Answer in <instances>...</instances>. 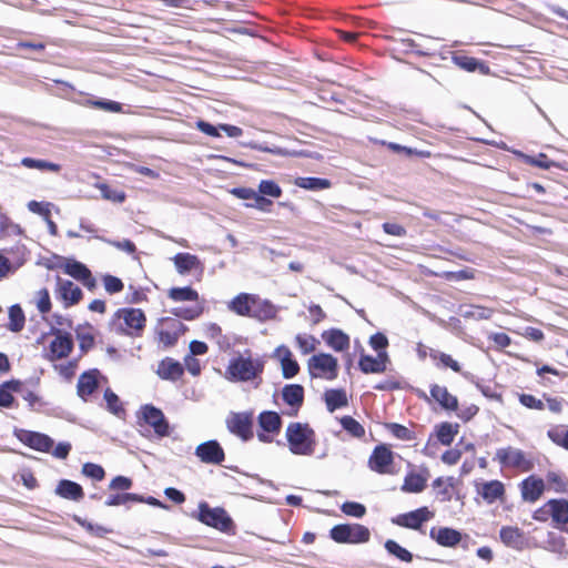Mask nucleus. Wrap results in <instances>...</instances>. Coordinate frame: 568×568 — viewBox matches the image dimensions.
<instances>
[{"mask_svg":"<svg viewBox=\"0 0 568 568\" xmlns=\"http://www.w3.org/2000/svg\"><path fill=\"white\" fill-rule=\"evenodd\" d=\"M323 341L335 352H343L349 347V337L342 329L331 328L322 333Z\"/></svg>","mask_w":568,"mask_h":568,"instance_id":"nucleus-22","label":"nucleus"},{"mask_svg":"<svg viewBox=\"0 0 568 568\" xmlns=\"http://www.w3.org/2000/svg\"><path fill=\"white\" fill-rule=\"evenodd\" d=\"M453 478H443L438 477L433 481V487L436 490V494L440 496L442 501L450 500V491L449 488L453 486L452 484Z\"/></svg>","mask_w":568,"mask_h":568,"instance_id":"nucleus-48","label":"nucleus"},{"mask_svg":"<svg viewBox=\"0 0 568 568\" xmlns=\"http://www.w3.org/2000/svg\"><path fill=\"white\" fill-rule=\"evenodd\" d=\"M100 372L98 369H91L82 373L79 376L77 384V394L83 400H87L99 387L98 377Z\"/></svg>","mask_w":568,"mask_h":568,"instance_id":"nucleus-17","label":"nucleus"},{"mask_svg":"<svg viewBox=\"0 0 568 568\" xmlns=\"http://www.w3.org/2000/svg\"><path fill=\"white\" fill-rule=\"evenodd\" d=\"M146 317L140 308H121L114 314L112 324L118 334L140 337L144 331Z\"/></svg>","mask_w":568,"mask_h":568,"instance_id":"nucleus-2","label":"nucleus"},{"mask_svg":"<svg viewBox=\"0 0 568 568\" xmlns=\"http://www.w3.org/2000/svg\"><path fill=\"white\" fill-rule=\"evenodd\" d=\"M195 456L204 464L220 465L225 459V454L215 439L201 443L195 448Z\"/></svg>","mask_w":568,"mask_h":568,"instance_id":"nucleus-13","label":"nucleus"},{"mask_svg":"<svg viewBox=\"0 0 568 568\" xmlns=\"http://www.w3.org/2000/svg\"><path fill=\"white\" fill-rule=\"evenodd\" d=\"M159 342L163 344L164 347H172L178 343L179 336L175 335L173 332H169L163 326L160 327V325L155 328Z\"/></svg>","mask_w":568,"mask_h":568,"instance_id":"nucleus-57","label":"nucleus"},{"mask_svg":"<svg viewBox=\"0 0 568 568\" xmlns=\"http://www.w3.org/2000/svg\"><path fill=\"white\" fill-rule=\"evenodd\" d=\"M547 436L554 444L568 450V429L564 426L551 427L548 429Z\"/></svg>","mask_w":568,"mask_h":568,"instance_id":"nucleus-43","label":"nucleus"},{"mask_svg":"<svg viewBox=\"0 0 568 568\" xmlns=\"http://www.w3.org/2000/svg\"><path fill=\"white\" fill-rule=\"evenodd\" d=\"M82 474L98 481L102 480L105 476L103 467L93 463L83 464Z\"/></svg>","mask_w":568,"mask_h":568,"instance_id":"nucleus-56","label":"nucleus"},{"mask_svg":"<svg viewBox=\"0 0 568 568\" xmlns=\"http://www.w3.org/2000/svg\"><path fill=\"white\" fill-rule=\"evenodd\" d=\"M141 416L145 424L151 426L159 437H165L170 435L169 422L160 408L151 404L143 405L141 407Z\"/></svg>","mask_w":568,"mask_h":568,"instance_id":"nucleus-8","label":"nucleus"},{"mask_svg":"<svg viewBox=\"0 0 568 568\" xmlns=\"http://www.w3.org/2000/svg\"><path fill=\"white\" fill-rule=\"evenodd\" d=\"M285 435L292 454L310 456L314 453L315 432L308 424L290 423Z\"/></svg>","mask_w":568,"mask_h":568,"instance_id":"nucleus-1","label":"nucleus"},{"mask_svg":"<svg viewBox=\"0 0 568 568\" xmlns=\"http://www.w3.org/2000/svg\"><path fill=\"white\" fill-rule=\"evenodd\" d=\"M296 344L303 354H308L315 351L317 339L312 335L298 334L295 337Z\"/></svg>","mask_w":568,"mask_h":568,"instance_id":"nucleus-54","label":"nucleus"},{"mask_svg":"<svg viewBox=\"0 0 568 568\" xmlns=\"http://www.w3.org/2000/svg\"><path fill=\"white\" fill-rule=\"evenodd\" d=\"M97 187L100 190L104 200H109L115 203H122L125 200L124 192L111 189L106 183H99L97 184Z\"/></svg>","mask_w":568,"mask_h":568,"instance_id":"nucleus-50","label":"nucleus"},{"mask_svg":"<svg viewBox=\"0 0 568 568\" xmlns=\"http://www.w3.org/2000/svg\"><path fill=\"white\" fill-rule=\"evenodd\" d=\"M341 425L344 430L356 438H362L365 435L364 427L352 416H344L341 418Z\"/></svg>","mask_w":568,"mask_h":568,"instance_id":"nucleus-45","label":"nucleus"},{"mask_svg":"<svg viewBox=\"0 0 568 568\" xmlns=\"http://www.w3.org/2000/svg\"><path fill=\"white\" fill-rule=\"evenodd\" d=\"M544 490V480L535 476H530L521 483V497L526 501H536L537 499H539Z\"/></svg>","mask_w":568,"mask_h":568,"instance_id":"nucleus-23","label":"nucleus"},{"mask_svg":"<svg viewBox=\"0 0 568 568\" xmlns=\"http://www.w3.org/2000/svg\"><path fill=\"white\" fill-rule=\"evenodd\" d=\"M104 400L106 403V409L118 416V417H122L125 415V409L119 398V396L111 389V388H106L104 390Z\"/></svg>","mask_w":568,"mask_h":568,"instance_id":"nucleus-38","label":"nucleus"},{"mask_svg":"<svg viewBox=\"0 0 568 568\" xmlns=\"http://www.w3.org/2000/svg\"><path fill=\"white\" fill-rule=\"evenodd\" d=\"M453 61L456 65H458L460 69L466 71H476L478 70L480 73L485 74L488 72V68L480 63L477 59L468 55H454Z\"/></svg>","mask_w":568,"mask_h":568,"instance_id":"nucleus-34","label":"nucleus"},{"mask_svg":"<svg viewBox=\"0 0 568 568\" xmlns=\"http://www.w3.org/2000/svg\"><path fill=\"white\" fill-rule=\"evenodd\" d=\"M295 185L305 190L320 191L329 189L332 182L323 178L301 176L295 180Z\"/></svg>","mask_w":568,"mask_h":568,"instance_id":"nucleus-33","label":"nucleus"},{"mask_svg":"<svg viewBox=\"0 0 568 568\" xmlns=\"http://www.w3.org/2000/svg\"><path fill=\"white\" fill-rule=\"evenodd\" d=\"M428 479V474L422 475L416 473H409L404 479L402 490L405 493H420L425 489Z\"/></svg>","mask_w":568,"mask_h":568,"instance_id":"nucleus-31","label":"nucleus"},{"mask_svg":"<svg viewBox=\"0 0 568 568\" xmlns=\"http://www.w3.org/2000/svg\"><path fill=\"white\" fill-rule=\"evenodd\" d=\"M39 300L37 302V307L40 313L47 314L51 310V300L49 295V291L47 288H42L38 292Z\"/></svg>","mask_w":568,"mask_h":568,"instance_id":"nucleus-62","label":"nucleus"},{"mask_svg":"<svg viewBox=\"0 0 568 568\" xmlns=\"http://www.w3.org/2000/svg\"><path fill=\"white\" fill-rule=\"evenodd\" d=\"M307 367L312 377L334 379L337 376L338 362L333 355L321 353L308 359Z\"/></svg>","mask_w":568,"mask_h":568,"instance_id":"nucleus-6","label":"nucleus"},{"mask_svg":"<svg viewBox=\"0 0 568 568\" xmlns=\"http://www.w3.org/2000/svg\"><path fill=\"white\" fill-rule=\"evenodd\" d=\"M499 462L524 470L529 468V463L526 460L523 452L511 447L499 450Z\"/></svg>","mask_w":568,"mask_h":568,"instance_id":"nucleus-24","label":"nucleus"},{"mask_svg":"<svg viewBox=\"0 0 568 568\" xmlns=\"http://www.w3.org/2000/svg\"><path fill=\"white\" fill-rule=\"evenodd\" d=\"M369 345L373 349L383 351L388 346V339L383 333H375L369 338Z\"/></svg>","mask_w":568,"mask_h":568,"instance_id":"nucleus-64","label":"nucleus"},{"mask_svg":"<svg viewBox=\"0 0 568 568\" xmlns=\"http://www.w3.org/2000/svg\"><path fill=\"white\" fill-rule=\"evenodd\" d=\"M458 425L450 423H443L438 426L437 438L443 445H450L454 442L455 435L458 433Z\"/></svg>","mask_w":568,"mask_h":568,"instance_id":"nucleus-41","label":"nucleus"},{"mask_svg":"<svg viewBox=\"0 0 568 568\" xmlns=\"http://www.w3.org/2000/svg\"><path fill=\"white\" fill-rule=\"evenodd\" d=\"M547 485L549 490H554L556 493H565L568 487L567 480L555 471H549L547 474Z\"/></svg>","mask_w":568,"mask_h":568,"instance_id":"nucleus-49","label":"nucleus"},{"mask_svg":"<svg viewBox=\"0 0 568 568\" xmlns=\"http://www.w3.org/2000/svg\"><path fill=\"white\" fill-rule=\"evenodd\" d=\"M202 524L215 528L222 532H229L234 527L232 518L222 507L212 508L206 501L199 504V511L191 515Z\"/></svg>","mask_w":568,"mask_h":568,"instance_id":"nucleus-3","label":"nucleus"},{"mask_svg":"<svg viewBox=\"0 0 568 568\" xmlns=\"http://www.w3.org/2000/svg\"><path fill=\"white\" fill-rule=\"evenodd\" d=\"M26 323L24 313L19 304L9 307L8 329L12 333H19L23 329Z\"/></svg>","mask_w":568,"mask_h":568,"instance_id":"nucleus-35","label":"nucleus"},{"mask_svg":"<svg viewBox=\"0 0 568 568\" xmlns=\"http://www.w3.org/2000/svg\"><path fill=\"white\" fill-rule=\"evenodd\" d=\"M430 395L445 409L456 410L458 408L457 397L452 395L444 386L433 385Z\"/></svg>","mask_w":568,"mask_h":568,"instance_id":"nucleus-25","label":"nucleus"},{"mask_svg":"<svg viewBox=\"0 0 568 568\" xmlns=\"http://www.w3.org/2000/svg\"><path fill=\"white\" fill-rule=\"evenodd\" d=\"M54 294L55 297L63 303L65 308L78 304L83 295L78 285L60 276H57Z\"/></svg>","mask_w":568,"mask_h":568,"instance_id":"nucleus-10","label":"nucleus"},{"mask_svg":"<svg viewBox=\"0 0 568 568\" xmlns=\"http://www.w3.org/2000/svg\"><path fill=\"white\" fill-rule=\"evenodd\" d=\"M385 549L388 551V554L395 556L402 561L410 562L413 560V555L410 551H408L406 548L402 547L399 544H397L393 539H387L385 541Z\"/></svg>","mask_w":568,"mask_h":568,"instance_id":"nucleus-42","label":"nucleus"},{"mask_svg":"<svg viewBox=\"0 0 568 568\" xmlns=\"http://www.w3.org/2000/svg\"><path fill=\"white\" fill-rule=\"evenodd\" d=\"M274 357L278 358L281 362L284 378H293L300 372L298 363L293 358L292 352L285 345L275 348Z\"/></svg>","mask_w":568,"mask_h":568,"instance_id":"nucleus-16","label":"nucleus"},{"mask_svg":"<svg viewBox=\"0 0 568 568\" xmlns=\"http://www.w3.org/2000/svg\"><path fill=\"white\" fill-rule=\"evenodd\" d=\"M50 334L55 338L50 343V359H62L70 355L73 349V339L70 333L62 332L57 326H52Z\"/></svg>","mask_w":568,"mask_h":568,"instance_id":"nucleus-9","label":"nucleus"},{"mask_svg":"<svg viewBox=\"0 0 568 568\" xmlns=\"http://www.w3.org/2000/svg\"><path fill=\"white\" fill-rule=\"evenodd\" d=\"M90 329V325H88L87 327L79 326L75 329L77 338L79 341V347L84 353L91 349L94 345V337L91 334Z\"/></svg>","mask_w":568,"mask_h":568,"instance_id":"nucleus-44","label":"nucleus"},{"mask_svg":"<svg viewBox=\"0 0 568 568\" xmlns=\"http://www.w3.org/2000/svg\"><path fill=\"white\" fill-rule=\"evenodd\" d=\"M169 297L175 302L182 301H197L199 294L195 290L190 286L184 287H172L169 291Z\"/></svg>","mask_w":568,"mask_h":568,"instance_id":"nucleus-40","label":"nucleus"},{"mask_svg":"<svg viewBox=\"0 0 568 568\" xmlns=\"http://www.w3.org/2000/svg\"><path fill=\"white\" fill-rule=\"evenodd\" d=\"M434 514L427 507H420L416 510L399 515L394 523L406 528L419 529L422 525L433 518Z\"/></svg>","mask_w":568,"mask_h":568,"instance_id":"nucleus-14","label":"nucleus"},{"mask_svg":"<svg viewBox=\"0 0 568 568\" xmlns=\"http://www.w3.org/2000/svg\"><path fill=\"white\" fill-rule=\"evenodd\" d=\"M75 520L83 527L85 528L87 531H89L90 534L97 536V537H103L104 535L109 534L111 530L105 528L104 526H101V525H94V524H91L87 520H83L81 518H78L75 517Z\"/></svg>","mask_w":568,"mask_h":568,"instance_id":"nucleus-59","label":"nucleus"},{"mask_svg":"<svg viewBox=\"0 0 568 568\" xmlns=\"http://www.w3.org/2000/svg\"><path fill=\"white\" fill-rule=\"evenodd\" d=\"M203 313L201 305H194L190 307L179 306L172 310V314L179 318L192 321L197 318Z\"/></svg>","mask_w":568,"mask_h":568,"instance_id":"nucleus-46","label":"nucleus"},{"mask_svg":"<svg viewBox=\"0 0 568 568\" xmlns=\"http://www.w3.org/2000/svg\"><path fill=\"white\" fill-rule=\"evenodd\" d=\"M133 500H141L138 497V494H133V493L113 494L108 497V499L104 501V505L108 507L120 506V505H125L129 501H133Z\"/></svg>","mask_w":568,"mask_h":568,"instance_id":"nucleus-51","label":"nucleus"},{"mask_svg":"<svg viewBox=\"0 0 568 568\" xmlns=\"http://www.w3.org/2000/svg\"><path fill=\"white\" fill-rule=\"evenodd\" d=\"M325 403L327 410H334L347 405V396L344 389H328L325 392Z\"/></svg>","mask_w":568,"mask_h":568,"instance_id":"nucleus-32","label":"nucleus"},{"mask_svg":"<svg viewBox=\"0 0 568 568\" xmlns=\"http://www.w3.org/2000/svg\"><path fill=\"white\" fill-rule=\"evenodd\" d=\"M173 262L176 271L182 275L190 273L192 270L202 268L200 258L190 253H178L173 257Z\"/></svg>","mask_w":568,"mask_h":568,"instance_id":"nucleus-27","label":"nucleus"},{"mask_svg":"<svg viewBox=\"0 0 568 568\" xmlns=\"http://www.w3.org/2000/svg\"><path fill=\"white\" fill-rule=\"evenodd\" d=\"M358 367L364 374H379L386 371V366L382 364L381 361L366 354L361 355Z\"/></svg>","mask_w":568,"mask_h":568,"instance_id":"nucleus-36","label":"nucleus"},{"mask_svg":"<svg viewBox=\"0 0 568 568\" xmlns=\"http://www.w3.org/2000/svg\"><path fill=\"white\" fill-rule=\"evenodd\" d=\"M16 436L24 445L42 453H49L54 444L50 436L32 430L19 429L16 430Z\"/></svg>","mask_w":568,"mask_h":568,"instance_id":"nucleus-12","label":"nucleus"},{"mask_svg":"<svg viewBox=\"0 0 568 568\" xmlns=\"http://www.w3.org/2000/svg\"><path fill=\"white\" fill-rule=\"evenodd\" d=\"M104 288L109 294H115L123 290L124 285L121 278L113 275H104L103 276Z\"/></svg>","mask_w":568,"mask_h":568,"instance_id":"nucleus-58","label":"nucleus"},{"mask_svg":"<svg viewBox=\"0 0 568 568\" xmlns=\"http://www.w3.org/2000/svg\"><path fill=\"white\" fill-rule=\"evenodd\" d=\"M159 325L163 326L169 332H174L176 336L183 335L187 327L178 318L165 317L161 318Z\"/></svg>","mask_w":568,"mask_h":568,"instance_id":"nucleus-52","label":"nucleus"},{"mask_svg":"<svg viewBox=\"0 0 568 568\" xmlns=\"http://www.w3.org/2000/svg\"><path fill=\"white\" fill-rule=\"evenodd\" d=\"M250 317L261 322L273 320L277 314V308L268 300L261 298L253 294Z\"/></svg>","mask_w":568,"mask_h":568,"instance_id":"nucleus-15","label":"nucleus"},{"mask_svg":"<svg viewBox=\"0 0 568 568\" xmlns=\"http://www.w3.org/2000/svg\"><path fill=\"white\" fill-rule=\"evenodd\" d=\"M499 538L501 541L517 550H520L524 548L526 540L524 535L518 528L514 527H505L499 531Z\"/></svg>","mask_w":568,"mask_h":568,"instance_id":"nucleus-29","label":"nucleus"},{"mask_svg":"<svg viewBox=\"0 0 568 568\" xmlns=\"http://www.w3.org/2000/svg\"><path fill=\"white\" fill-rule=\"evenodd\" d=\"M548 506L552 513V521L555 527L568 534V500L550 499Z\"/></svg>","mask_w":568,"mask_h":568,"instance_id":"nucleus-18","label":"nucleus"},{"mask_svg":"<svg viewBox=\"0 0 568 568\" xmlns=\"http://www.w3.org/2000/svg\"><path fill=\"white\" fill-rule=\"evenodd\" d=\"M341 510L345 515L355 518H362L366 514V507L363 504L356 501H345L342 505Z\"/></svg>","mask_w":568,"mask_h":568,"instance_id":"nucleus-55","label":"nucleus"},{"mask_svg":"<svg viewBox=\"0 0 568 568\" xmlns=\"http://www.w3.org/2000/svg\"><path fill=\"white\" fill-rule=\"evenodd\" d=\"M394 453L386 445H377L368 459V467L377 474H393Z\"/></svg>","mask_w":568,"mask_h":568,"instance_id":"nucleus-11","label":"nucleus"},{"mask_svg":"<svg viewBox=\"0 0 568 568\" xmlns=\"http://www.w3.org/2000/svg\"><path fill=\"white\" fill-rule=\"evenodd\" d=\"M64 273L78 281L88 277L90 270L81 262L71 260L63 264Z\"/></svg>","mask_w":568,"mask_h":568,"instance_id":"nucleus-39","label":"nucleus"},{"mask_svg":"<svg viewBox=\"0 0 568 568\" xmlns=\"http://www.w3.org/2000/svg\"><path fill=\"white\" fill-rule=\"evenodd\" d=\"M132 479L125 476H115L109 484L111 490H129L132 487Z\"/></svg>","mask_w":568,"mask_h":568,"instance_id":"nucleus-61","label":"nucleus"},{"mask_svg":"<svg viewBox=\"0 0 568 568\" xmlns=\"http://www.w3.org/2000/svg\"><path fill=\"white\" fill-rule=\"evenodd\" d=\"M329 537L338 544H363L371 538V531L361 524H339L329 530Z\"/></svg>","mask_w":568,"mask_h":568,"instance_id":"nucleus-5","label":"nucleus"},{"mask_svg":"<svg viewBox=\"0 0 568 568\" xmlns=\"http://www.w3.org/2000/svg\"><path fill=\"white\" fill-rule=\"evenodd\" d=\"M283 400L291 407L298 409L304 402V388L300 384H288L282 389ZM297 410H295L296 413Z\"/></svg>","mask_w":568,"mask_h":568,"instance_id":"nucleus-26","label":"nucleus"},{"mask_svg":"<svg viewBox=\"0 0 568 568\" xmlns=\"http://www.w3.org/2000/svg\"><path fill=\"white\" fill-rule=\"evenodd\" d=\"M54 493L61 498L73 501H79L84 497L82 486L69 479H61L58 483Z\"/></svg>","mask_w":568,"mask_h":568,"instance_id":"nucleus-21","label":"nucleus"},{"mask_svg":"<svg viewBox=\"0 0 568 568\" xmlns=\"http://www.w3.org/2000/svg\"><path fill=\"white\" fill-rule=\"evenodd\" d=\"M386 428L390 432V434L405 442H410L415 439L414 432L407 428L404 425L397 424V423H389L386 425Z\"/></svg>","mask_w":568,"mask_h":568,"instance_id":"nucleus-47","label":"nucleus"},{"mask_svg":"<svg viewBox=\"0 0 568 568\" xmlns=\"http://www.w3.org/2000/svg\"><path fill=\"white\" fill-rule=\"evenodd\" d=\"M526 163L541 168L549 169L555 163L550 161L546 154L539 153L537 156L524 155Z\"/></svg>","mask_w":568,"mask_h":568,"instance_id":"nucleus-60","label":"nucleus"},{"mask_svg":"<svg viewBox=\"0 0 568 568\" xmlns=\"http://www.w3.org/2000/svg\"><path fill=\"white\" fill-rule=\"evenodd\" d=\"M252 296L253 294L240 293L229 303V310L240 316L250 317L251 305L253 302Z\"/></svg>","mask_w":568,"mask_h":568,"instance_id":"nucleus-30","label":"nucleus"},{"mask_svg":"<svg viewBox=\"0 0 568 568\" xmlns=\"http://www.w3.org/2000/svg\"><path fill=\"white\" fill-rule=\"evenodd\" d=\"M429 537L443 547H454L462 540V534L449 527H433Z\"/></svg>","mask_w":568,"mask_h":568,"instance_id":"nucleus-19","label":"nucleus"},{"mask_svg":"<svg viewBox=\"0 0 568 568\" xmlns=\"http://www.w3.org/2000/svg\"><path fill=\"white\" fill-rule=\"evenodd\" d=\"M257 422L262 430L268 434H277L282 427L281 416L273 410L262 412L257 417Z\"/></svg>","mask_w":568,"mask_h":568,"instance_id":"nucleus-28","label":"nucleus"},{"mask_svg":"<svg viewBox=\"0 0 568 568\" xmlns=\"http://www.w3.org/2000/svg\"><path fill=\"white\" fill-rule=\"evenodd\" d=\"M195 125L199 131H201L202 133H204L206 135L214 136V138H219L221 135L220 134V131H221L220 125L215 126L204 120H199Z\"/></svg>","mask_w":568,"mask_h":568,"instance_id":"nucleus-63","label":"nucleus"},{"mask_svg":"<svg viewBox=\"0 0 568 568\" xmlns=\"http://www.w3.org/2000/svg\"><path fill=\"white\" fill-rule=\"evenodd\" d=\"M263 369V361L237 356L230 361L226 374L234 381L248 382L260 376Z\"/></svg>","mask_w":568,"mask_h":568,"instance_id":"nucleus-4","label":"nucleus"},{"mask_svg":"<svg viewBox=\"0 0 568 568\" xmlns=\"http://www.w3.org/2000/svg\"><path fill=\"white\" fill-rule=\"evenodd\" d=\"M183 373V365L171 357L162 359L156 369V374L160 378L173 382L178 381Z\"/></svg>","mask_w":568,"mask_h":568,"instance_id":"nucleus-20","label":"nucleus"},{"mask_svg":"<svg viewBox=\"0 0 568 568\" xmlns=\"http://www.w3.org/2000/svg\"><path fill=\"white\" fill-rule=\"evenodd\" d=\"M21 165L28 169H37L39 171H50L58 173L61 171V165L58 163L49 162L47 160L33 159V158H23L21 160Z\"/></svg>","mask_w":568,"mask_h":568,"instance_id":"nucleus-37","label":"nucleus"},{"mask_svg":"<svg viewBox=\"0 0 568 568\" xmlns=\"http://www.w3.org/2000/svg\"><path fill=\"white\" fill-rule=\"evenodd\" d=\"M258 193L272 197H280L282 195V189L272 180H262L258 184Z\"/></svg>","mask_w":568,"mask_h":568,"instance_id":"nucleus-53","label":"nucleus"},{"mask_svg":"<svg viewBox=\"0 0 568 568\" xmlns=\"http://www.w3.org/2000/svg\"><path fill=\"white\" fill-rule=\"evenodd\" d=\"M227 429L247 442L253 437V414L252 413H232L226 419Z\"/></svg>","mask_w":568,"mask_h":568,"instance_id":"nucleus-7","label":"nucleus"}]
</instances>
